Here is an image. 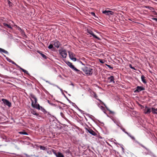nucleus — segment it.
Segmentation results:
<instances>
[{"mask_svg": "<svg viewBox=\"0 0 157 157\" xmlns=\"http://www.w3.org/2000/svg\"><path fill=\"white\" fill-rule=\"evenodd\" d=\"M71 84V85H73H73H73V83H72Z\"/></svg>", "mask_w": 157, "mask_h": 157, "instance_id": "4d7b16f0", "label": "nucleus"}, {"mask_svg": "<svg viewBox=\"0 0 157 157\" xmlns=\"http://www.w3.org/2000/svg\"><path fill=\"white\" fill-rule=\"evenodd\" d=\"M91 14H92L93 16H94V17H95L98 18V17H96L95 15V13H94V12H92L91 13Z\"/></svg>", "mask_w": 157, "mask_h": 157, "instance_id": "2f4dec72", "label": "nucleus"}, {"mask_svg": "<svg viewBox=\"0 0 157 157\" xmlns=\"http://www.w3.org/2000/svg\"><path fill=\"white\" fill-rule=\"evenodd\" d=\"M146 8H148L150 10H151L152 12H153V11H154V9L151 7H150L149 6H146Z\"/></svg>", "mask_w": 157, "mask_h": 157, "instance_id": "a878e982", "label": "nucleus"}, {"mask_svg": "<svg viewBox=\"0 0 157 157\" xmlns=\"http://www.w3.org/2000/svg\"><path fill=\"white\" fill-rule=\"evenodd\" d=\"M18 68H20L21 70L22 69L21 67L20 66H18V67H17Z\"/></svg>", "mask_w": 157, "mask_h": 157, "instance_id": "49530a36", "label": "nucleus"}, {"mask_svg": "<svg viewBox=\"0 0 157 157\" xmlns=\"http://www.w3.org/2000/svg\"><path fill=\"white\" fill-rule=\"evenodd\" d=\"M152 19L157 22V18H153Z\"/></svg>", "mask_w": 157, "mask_h": 157, "instance_id": "37998d69", "label": "nucleus"}, {"mask_svg": "<svg viewBox=\"0 0 157 157\" xmlns=\"http://www.w3.org/2000/svg\"><path fill=\"white\" fill-rule=\"evenodd\" d=\"M53 44H52H52H50L49 46H48V48L50 49H51L52 48H54V47L53 46Z\"/></svg>", "mask_w": 157, "mask_h": 157, "instance_id": "c85d7f7f", "label": "nucleus"}, {"mask_svg": "<svg viewBox=\"0 0 157 157\" xmlns=\"http://www.w3.org/2000/svg\"><path fill=\"white\" fill-rule=\"evenodd\" d=\"M8 4H9V5L10 6H12V3L9 0H8Z\"/></svg>", "mask_w": 157, "mask_h": 157, "instance_id": "72a5a7b5", "label": "nucleus"}, {"mask_svg": "<svg viewBox=\"0 0 157 157\" xmlns=\"http://www.w3.org/2000/svg\"><path fill=\"white\" fill-rule=\"evenodd\" d=\"M52 43L53 45H54L55 47L57 48H58L59 47L60 44V43L57 40H55L52 41Z\"/></svg>", "mask_w": 157, "mask_h": 157, "instance_id": "f8f14e48", "label": "nucleus"}, {"mask_svg": "<svg viewBox=\"0 0 157 157\" xmlns=\"http://www.w3.org/2000/svg\"><path fill=\"white\" fill-rule=\"evenodd\" d=\"M99 61L100 63H104V62L103 61V60L102 59H99Z\"/></svg>", "mask_w": 157, "mask_h": 157, "instance_id": "c9c22d12", "label": "nucleus"}, {"mask_svg": "<svg viewBox=\"0 0 157 157\" xmlns=\"http://www.w3.org/2000/svg\"><path fill=\"white\" fill-rule=\"evenodd\" d=\"M131 139L133 140H135V138H134V137L133 136H131Z\"/></svg>", "mask_w": 157, "mask_h": 157, "instance_id": "79ce46f5", "label": "nucleus"}, {"mask_svg": "<svg viewBox=\"0 0 157 157\" xmlns=\"http://www.w3.org/2000/svg\"><path fill=\"white\" fill-rule=\"evenodd\" d=\"M19 133L22 135H28V133L25 131H21L19 132Z\"/></svg>", "mask_w": 157, "mask_h": 157, "instance_id": "393cba45", "label": "nucleus"}, {"mask_svg": "<svg viewBox=\"0 0 157 157\" xmlns=\"http://www.w3.org/2000/svg\"><path fill=\"white\" fill-rule=\"evenodd\" d=\"M94 67L90 65L82 68V70L87 76H91L92 75L94 71L93 68Z\"/></svg>", "mask_w": 157, "mask_h": 157, "instance_id": "f257e3e1", "label": "nucleus"}, {"mask_svg": "<svg viewBox=\"0 0 157 157\" xmlns=\"http://www.w3.org/2000/svg\"><path fill=\"white\" fill-rule=\"evenodd\" d=\"M151 111L153 113L157 114V108L155 109L154 108H151Z\"/></svg>", "mask_w": 157, "mask_h": 157, "instance_id": "412c9836", "label": "nucleus"}, {"mask_svg": "<svg viewBox=\"0 0 157 157\" xmlns=\"http://www.w3.org/2000/svg\"><path fill=\"white\" fill-rule=\"evenodd\" d=\"M58 88H59L60 89V90H61V91H63V90H62V89H60V88H59V87H58Z\"/></svg>", "mask_w": 157, "mask_h": 157, "instance_id": "864d4df0", "label": "nucleus"}, {"mask_svg": "<svg viewBox=\"0 0 157 157\" xmlns=\"http://www.w3.org/2000/svg\"><path fill=\"white\" fill-rule=\"evenodd\" d=\"M103 13L105 14L106 15H113L114 12L110 10H106L103 11L102 12Z\"/></svg>", "mask_w": 157, "mask_h": 157, "instance_id": "ddd939ff", "label": "nucleus"}, {"mask_svg": "<svg viewBox=\"0 0 157 157\" xmlns=\"http://www.w3.org/2000/svg\"><path fill=\"white\" fill-rule=\"evenodd\" d=\"M65 63L71 68H72L75 71L78 72V73L80 74H83V72L80 71L79 70L77 69L76 68H75L74 65L72 64V63L70 62L67 61L65 62Z\"/></svg>", "mask_w": 157, "mask_h": 157, "instance_id": "20e7f679", "label": "nucleus"}, {"mask_svg": "<svg viewBox=\"0 0 157 157\" xmlns=\"http://www.w3.org/2000/svg\"><path fill=\"white\" fill-rule=\"evenodd\" d=\"M37 52H38L39 54H40L42 56V57L44 58V59H47V56H46L45 55L43 54L42 53V52L38 51H37Z\"/></svg>", "mask_w": 157, "mask_h": 157, "instance_id": "6ab92c4d", "label": "nucleus"}, {"mask_svg": "<svg viewBox=\"0 0 157 157\" xmlns=\"http://www.w3.org/2000/svg\"><path fill=\"white\" fill-rule=\"evenodd\" d=\"M2 100L4 105L8 106L9 107L11 106V103L8 100L5 99H2Z\"/></svg>", "mask_w": 157, "mask_h": 157, "instance_id": "6e6552de", "label": "nucleus"}, {"mask_svg": "<svg viewBox=\"0 0 157 157\" xmlns=\"http://www.w3.org/2000/svg\"><path fill=\"white\" fill-rule=\"evenodd\" d=\"M48 147H49V145L46 146L45 147H44V146H40V149L41 150H44V151H46V150H47V148H48Z\"/></svg>", "mask_w": 157, "mask_h": 157, "instance_id": "aec40b11", "label": "nucleus"}, {"mask_svg": "<svg viewBox=\"0 0 157 157\" xmlns=\"http://www.w3.org/2000/svg\"><path fill=\"white\" fill-rule=\"evenodd\" d=\"M67 100L69 101V102H70V103H71V102L72 103V102L70 101V100L69 99H67ZM72 103L73 104H75V103Z\"/></svg>", "mask_w": 157, "mask_h": 157, "instance_id": "a18cd8bd", "label": "nucleus"}, {"mask_svg": "<svg viewBox=\"0 0 157 157\" xmlns=\"http://www.w3.org/2000/svg\"><path fill=\"white\" fill-rule=\"evenodd\" d=\"M90 92V94H92V97H93L94 98H95L97 100L99 101L102 104L104 105L106 107L107 110L109 111V113L110 114H114V112L110 110L109 109H108V108L106 106V105L100 99L98 98V96H97L95 92L93 91H91Z\"/></svg>", "mask_w": 157, "mask_h": 157, "instance_id": "7ed1b4c3", "label": "nucleus"}, {"mask_svg": "<svg viewBox=\"0 0 157 157\" xmlns=\"http://www.w3.org/2000/svg\"><path fill=\"white\" fill-rule=\"evenodd\" d=\"M137 143H138L142 147H143L145 149H146L147 150H148V149L146 148V147H145V146H144L143 145H142V144H140V143H139V142H137Z\"/></svg>", "mask_w": 157, "mask_h": 157, "instance_id": "bb28decb", "label": "nucleus"}, {"mask_svg": "<svg viewBox=\"0 0 157 157\" xmlns=\"http://www.w3.org/2000/svg\"><path fill=\"white\" fill-rule=\"evenodd\" d=\"M48 116H51V114H50L49 113H48Z\"/></svg>", "mask_w": 157, "mask_h": 157, "instance_id": "09e8293b", "label": "nucleus"}, {"mask_svg": "<svg viewBox=\"0 0 157 157\" xmlns=\"http://www.w3.org/2000/svg\"><path fill=\"white\" fill-rule=\"evenodd\" d=\"M0 65L3 68L4 67V66L3 65V64L2 63H0Z\"/></svg>", "mask_w": 157, "mask_h": 157, "instance_id": "a19ab883", "label": "nucleus"}, {"mask_svg": "<svg viewBox=\"0 0 157 157\" xmlns=\"http://www.w3.org/2000/svg\"><path fill=\"white\" fill-rule=\"evenodd\" d=\"M136 89V90L134 91V93H139L141 91L144 90H145L144 87L139 86H137Z\"/></svg>", "mask_w": 157, "mask_h": 157, "instance_id": "423d86ee", "label": "nucleus"}, {"mask_svg": "<svg viewBox=\"0 0 157 157\" xmlns=\"http://www.w3.org/2000/svg\"><path fill=\"white\" fill-rule=\"evenodd\" d=\"M69 56L70 59L73 60L74 61H76V59L75 58H74V56H75V55L71 52H69Z\"/></svg>", "mask_w": 157, "mask_h": 157, "instance_id": "1a4fd4ad", "label": "nucleus"}, {"mask_svg": "<svg viewBox=\"0 0 157 157\" xmlns=\"http://www.w3.org/2000/svg\"><path fill=\"white\" fill-rule=\"evenodd\" d=\"M0 52H3V53H5V54H8V52L7 51L5 50L2 48H0Z\"/></svg>", "mask_w": 157, "mask_h": 157, "instance_id": "5701e85b", "label": "nucleus"}, {"mask_svg": "<svg viewBox=\"0 0 157 157\" xmlns=\"http://www.w3.org/2000/svg\"><path fill=\"white\" fill-rule=\"evenodd\" d=\"M129 67L130 68H131L133 69H134L135 70H136V69L134 67L132 66V65L131 64H130L129 65Z\"/></svg>", "mask_w": 157, "mask_h": 157, "instance_id": "473e14b6", "label": "nucleus"}, {"mask_svg": "<svg viewBox=\"0 0 157 157\" xmlns=\"http://www.w3.org/2000/svg\"><path fill=\"white\" fill-rule=\"evenodd\" d=\"M76 107H77V108H78V110L79 111H80V112H82V110H81V109H79L76 105Z\"/></svg>", "mask_w": 157, "mask_h": 157, "instance_id": "c03bdc74", "label": "nucleus"}, {"mask_svg": "<svg viewBox=\"0 0 157 157\" xmlns=\"http://www.w3.org/2000/svg\"><path fill=\"white\" fill-rule=\"evenodd\" d=\"M14 64L17 67H18V66H19L16 63H15V64Z\"/></svg>", "mask_w": 157, "mask_h": 157, "instance_id": "3c124183", "label": "nucleus"}, {"mask_svg": "<svg viewBox=\"0 0 157 157\" xmlns=\"http://www.w3.org/2000/svg\"><path fill=\"white\" fill-rule=\"evenodd\" d=\"M51 146L49 145V147L46 150L47 153L49 155H51L52 154V152H53L54 154V152H55L56 151L51 148Z\"/></svg>", "mask_w": 157, "mask_h": 157, "instance_id": "0eeeda50", "label": "nucleus"}, {"mask_svg": "<svg viewBox=\"0 0 157 157\" xmlns=\"http://www.w3.org/2000/svg\"><path fill=\"white\" fill-rule=\"evenodd\" d=\"M3 25L5 28L7 29L9 28L12 29L13 28H17L18 29H21L19 27H17L16 25H11L10 24H9L7 23H3Z\"/></svg>", "mask_w": 157, "mask_h": 157, "instance_id": "39448f33", "label": "nucleus"}, {"mask_svg": "<svg viewBox=\"0 0 157 157\" xmlns=\"http://www.w3.org/2000/svg\"><path fill=\"white\" fill-rule=\"evenodd\" d=\"M87 32L89 33L90 34H91L93 36L94 38L97 39L98 40H100V39L96 35H94L93 33L91 30H87Z\"/></svg>", "mask_w": 157, "mask_h": 157, "instance_id": "4468645a", "label": "nucleus"}, {"mask_svg": "<svg viewBox=\"0 0 157 157\" xmlns=\"http://www.w3.org/2000/svg\"><path fill=\"white\" fill-rule=\"evenodd\" d=\"M121 129H122V130L125 133V132H126L125 131V129L124 128H121Z\"/></svg>", "mask_w": 157, "mask_h": 157, "instance_id": "ea45409f", "label": "nucleus"}, {"mask_svg": "<svg viewBox=\"0 0 157 157\" xmlns=\"http://www.w3.org/2000/svg\"><path fill=\"white\" fill-rule=\"evenodd\" d=\"M87 131L90 134L94 136H96L97 135V133L91 129H86Z\"/></svg>", "mask_w": 157, "mask_h": 157, "instance_id": "2eb2a0df", "label": "nucleus"}, {"mask_svg": "<svg viewBox=\"0 0 157 157\" xmlns=\"http://www.w3.org/2000/svg\"><path fill=\"white\" fill-rule=\"evenodd\" d=\"M30 96L32 98L34 99L35 101V104H34V102L32 99H31V100L32 102L31 103V105L32 107L33 108H36V109H37L39 110L40 109V106L39 104H37V98H36L35 96L33 95V94H30Z\"/></svg>", "mask_w": 157, "mask_h": 157, "instance_id": "f03ea898", "label": "nucleus"}, {"mask_svg": "<svg viewBox=\"0 0 157 157\" xmlns=\"http://www.w3.org/2000/svg\"><path fill=\"white\" fill-rule=\"evenodd\" d=\"M101 108L102 109H104V108L102 106H101Z\"/></svg>", "mask_w": 157, "mask_h": 157, "instance_id": "de8ad7c7", "label": "nucleus"}, {"mask_svg": "<svg viewBox=\"0 0 157 157\" xmlns=\"http://www.w3.org/2000/svg\"><path fill=\"white\" fill-rule=\"evenodd\" d=\"M90 118H91L92 120H93V118L90 117Z\"/></svg>", "mask_w": 157, "mask_h": 157, "instance_id": "5fc2aeb1", "label": "nucleus"}, {"mask_svg": "<svg viewBox=\"0 0 157 157\" xmlns=\"http://www.w3.org/2000/svg\"><path fill=\"white\" fill-rule=\"evenodd\" d=\"M153 14L154 15H157V13L156 12V11H155L154 10L153 11Z\"/></svg>", "mask_w": 157, "mask_h": 157, "instance_id": "4c0bfd02", "label": "nucleus"}, {"mask_svg": "<svg viewBox=\"0 0 157 157\" xmlns=\"http://www.w3.org/2000/svg\"><path fill=\"white\" fill-rule=\"evenodd\" d=\"M81 63H82V64L84 65L82 62H81Z\"/></svg>", "mask_w": 157, "mask_h": 157, "instance_id": "13d9d810", "label": "nucleus"}, {"mask_svg": "<svg viewBox=\"0 0 157 157\" xmlns=\"http://www.w3.org/2000/svg\"><path fill=\"white\" fill-rule=\"evenodd\" d=\"M25 157H30V156L26 155Z\"/></svg>", "mask_w": 157, "mask_h": 157, "instance_id": "603ef678", "label": "nucleus"}, {"mask_svg": "<svg viewBox=\"0 0 157 157\" xmlns=\"http://www.w3.org/2000/svg\"><path fill=\"white\" fill-rule=\"evenodd\" d=\"M151 108H148L147 106L145 107V109L144 110V113L145 114H149L151 112Z\"/></svg>", "mask_w": 157, "mask_h": 157, "instance_id": "9b49d317", "label": "nucleus"}, {"mask_svg": "<svg viewBox=\"0 0 157 157\" xmlns=\"http://www.w3.org/2000/svg\"><path fill=\"white\" fill-rule=\"evenodd\" d=\"M40 109L44 113H47L48 112L47 111H46L45 109H44L43 107L41 106H40Z\"/></svg>", "mask_w": 157, "mask_h": 157, "instance_id": "b1692460", "label": "nucleus"}, {"mask_svg": "<svg viewBox=\"0 0 157 157\" xmlns=\"http://www.w3.org/2000/svg\"><path fill=\"white\" fill-rule=\"evenodd\" d=\"M125 133L127 134L128 135V136H129L130 137H131V136H132L130 134H129L128 133V132H125Z\"/></svg>", "mask_w": 157, "mask_h": 157, "instance_id": "58836bf2", "label": "nucleus"}, {"mask_svg": "<svg viewBox=\"0 0 157 157\" xmlns=\"http://www.w3.org/2000/svg\"><path fill=\"white\" fill-rule=\"evenodd\" d=\"M48 103H49L50 105H52L56 106V105L55 104H53L52 103H51L48 100Z\"/></svg>", "mask_w": 157, "mask_h": 157, "instance_id": "7c9ffc66", "label": "nucleus"}, {"mask_svg": "<svg viewBox=\"0 0 157 157\" xmlns=\"http://www.w3.org/2000/svg\"><path fill=\"white\" fill-rule=\"evenodd\" d=\"M145 77L144 76V75H142L141 76V79L142 81L144 83H146L147 82L146 81L145 79Z\"/></svg>", "mask_w": 157, "mask_h": 157, "instance_id": "4be33fe9", "label": "nucleus"}, {"mask_svg": "<svg viewBox=\"0 0 157 157\" xmlns=\"http://www.w3.org/2000/svg\"><path fill=\"white\" fill-rule=\"evenodd\" d=\"M53 29L52 28H51V29H50V30H51V29Z\"/></svg>", "mask_w": 157, "mask_h": 157, "instance_id": "6e6d98bb", "label": "nucleus"}, {"mask_svg": "<svg viewBox=\"0 0 157 157\" xmlns=\"http://www.w3.org/2000/svg\"><path fill=\"white\" fill-rule=\"evenodd\" d=\"M63 95H64L65 97L67 99H68L65 96V95L63 93Z\"/></svg>", "mask_w": 157, "mask_h": 157, "instance_id": "8fccbe9b", "label": "nucleus"}, {"mask_svg": "<svg viewBox=\"0 0 157 157\" xmlns=\"http://www.w3.org/2000/svg\"><path fill=\"white\" fill-rule=\"evenodd\" d=\"M7 60L10 63H12L13 64H15V63L14 61H12L11 59H7Z\"/></svg>", "mask_w": 157, "mask_h": 157, "instance_id": "c756f323", "label": "nucleus"}, {"mask_svg": "<svg viewBox=\"0 0 157 157\" xmlns=\"http://www.w3.org/2000/svg\"><path fill=\"white\" fill-rule=\"evenodd\" d=\"M108 79L109 80V82H113V83H115L114 81V77L113 76H111L110 77L108 78Z\"/></svg>", "mask_w": 157, "mask_h": 157, "instance_id": "f3484780", "label": "nucleus"}, {"mask_svg": "<svg viewBox=\"0 0 157 157\" xmlns=\"http://www.w3.org/2000/svg\"><path fill=\"white\" fill-rule=\"evenodd\" d=\"M59 54L63 58H65L66 57L67 55L66 50H59Z\"/></svg>", "mask_w": 157, "mask_h": 157, "instance_id": "9d476101", "label": "nucleus"}, {"mask_svg": "<svg viewBox=\"0 0 157 157\" xmlns=\"http://www.w3.org/2000/svg\"><path fill=\"white\" fill-rule=\"evenodd\" d=\"M60 115L63 117L64 118L65 117L64 114L62 112L60 113Z\"/></svg>", "mask_w": 157, "mask_h": 157, "instance_id": "e433bc0d", "label": "nucleus"}, {"mask_svg": "<svg viewBox=\"0 0 157 157\" xmlns=\"http://www.w3.org/2000/svg\"><path fill=\"white\" fill-rule=\"evenodd\" d=\"M30 112L33 114L34 115H36L37 116H39V114L36 113V112L33 109H30Z\"/></svg>", "mask_w": 157, "mask_h": 157, "instance_id": "a211bd4d", "label": "nucleus"}, {"mask_svg": "<svg viewBox=\"0 0 157 157\" xmlns=\"http://www.w3.org/2000/svg\"><path fill=\"white\" fill-rule=\"evenodd\" d=\"M14 72L16 73V72L15 71H14Z\"/></svg>", "mask_w": 157, "mask_h": 157, "instance_id": "bf43d9fd", "label": "nucleus"}, {"mask_svg": "<svg viewBox=\"0 0 157 157\" xmlns=\"http://www.w3.org/2000/svg\"><path fill=\"white\" fill-rule=\"evenodd\" d=\"M21 70H22V71H23L27 75H29L28 71H26V70L22 68Z\"/></svg>", "mask_w": 157, "mask_h": 157, "instance_id": "cd10ccee", "label": "nucleus"}, {"mask_svg": "<svg viewBox=\"0 0 157 157\" xmlns=\"http://www.w3.org/2000/svg\"><path fill=\"white\" fill-rule=\"evenodd\" d=\"M106 65L109 68L111 69H113V67H111L110 65H109L106 64Z\"/></svg>", "mask_w": 157, "mask_h": 157, "instance_id": "f704fd0d", "label": "nucleus"}, {"mask_svg": "<svg viewBox=\"0 0 157 157\" xmlns=\"http://www.w3.org/2000/svg\"><path fill=\"white\" fill-rule=\"evenodd\" d=\"M54 154L56 157H64L62 153L60 152H57L56 151L54 152Z\"/></svg>", "mask_w": 157, "mask_h": 157, "instance_id": "dca6fc26", "label": "nucleus"}]
</instances>
